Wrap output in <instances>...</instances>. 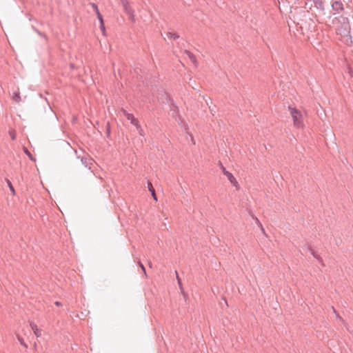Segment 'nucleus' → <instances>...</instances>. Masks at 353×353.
Returning <instances> with one entry per match:
<instances>
[{
    "mask_svg": "<svg viewBox=\"0 0 353 353\" xmlns=\"http://www.w3.org/2000/svg\"><path fill=\"white\" fill-rule=\"evenodd\" d=\"M346 21H345L343 25L338 28V34L341 37V41L342 42H348V39H347L346 35L349 34L350 32V26L349 24V22L347 19H345Z\"/></svg>",
    "mask_w": 353,
    "mask_h": 353,
    "instance_id": "f03ea898",
    "label": "nucleus"
},
{
    "mask_svg": "<svg viewBox=\"0 0 353 353\" xmlns=\"http://www.w3.org/2000/svg\"><path fill=\"white\" fill-rule=\"evenodd\" d=\"M30 327L32 330L33 331L34 334L37 336L39 337L41 335V331L39 330L37 327V325L35 323H31L30 324Z\"/></svg>",
    "mask_w": 353,
    "mask_h": 353,
    "instance_id": "0eeeda50",
    "label": "nucleus"
},
{
    "mask_svg": "<svg viewBox=\"0 0 353 353\" xmlns=\"http://www.w3.org/2000/svg\"><path fill=\"white\" fill-rule=\"evenodd\" d=\"M288 110L292 119L293 126L296 129L305 128L304 118L301 112L295 107L289 106Z\"/></svg>",
    "mask_w": 353,
    "mask_h": 353,
    "instance_id": "f257e3e1",
    "label": "nucleus"
},
{
    "mask_svg": "<svg viewBox=\"0 0 353 353\" xmlns=\"http://www.w3.org/2000/svg\"><path fill=\"white\" fill-rule=\"evenodd\" d=\"M8 185H9V188H10V190L12 192L13 194H14L15 191H14L13 186L12 185V184L10 183H9Z\"/></svg>",
    "mask_w": 353,
    "mask_h": 353,
    "instance_id": "f3484780",
    "label": "nucleus"
},
{
    "mask_svg": "<svg viewBox=\"0 0 353 353\" xmlns=\"http://www.w3.org/2000/svg\"><path fill=\"white\" fill-rule=\"evenodd\" d=\"M176 278H177L179 284L181 285V280H180L179 277L178 276H176Z\"/></svg>",
    "mask_w": 353,
    "mask_h": 353,
    "instance_id": "4be33fe9",
    "label": "nucleus"
},
{
    "mask_svg": "<svg viewBox=\"0 0 353 353\" xmlns=\"http://www.w3.org/2000/svg\"><path fill=\"white\" fill-rule=\"evenodd\" d=\"M92 7L93 8L96 13L97 12V11H99L98 7L95 3H92Z\"/></svg>",
    "mask_w": 353,
    "mask_h": 353,
    "instance_id": "dca6fc26",
    "label": "nucleus"
},
{
    "mask_svg": "<svg viewBox=\"0 0 353 353\" xmlns=\"http://www.w3.org/2000/svg\"><path fill=\"white\" fill-rule=\"evenodd\" d=\"M222 170H223V174L225 175V172H229L228 171H227L224 167H222Z\"/></svg>",
    "mask_w": 353,
    "mask_h": 353,
    "instance_id": "412c9836",
    "label": "nucleus"
},
{
    "mask_svg": "<svg viewBox=\"0 0 353 353\" xmlns=\"http://www.w3.org/2000/svg\"><path fill=\"white\" fill-rule=\"evenodd\" d=\"M17 339L21 345H23L26 348L28 347V345H26V343L24 342L23 339L20 336H17Z\"/></svg>",
    "mask_w": 353,
    "mask_h": 353,
    "instance_id": "f8f14e48",
    "label": "nucleus"
},
{
    "mask_svg": "<svg viewBox=\"0 0 353 353\" xmlns=\"http://www.w3.org/2000/svg\"><path fill=\"white\" fill-rule=\"evenodd\" d=\"M12 99L16 102L19 103L21 101V97L19 92H16L12 97Z\"/></svg>",
    "mask_w": 353,
    "mask_h": 353,
    "instance_id": "9b49d317",
    "label": "nucleus"
},
{
    "mask_svg": "<svg viewBox=\"0 0 353 353\" xmlns=\"http://www.w3.org/2000/svg\"><path fill=\"white\" fill-rule=\"evenodd\" d=\"M316 4L319 5V6H322L321 0H313Z\"/></svg>",
    "mask_w": 353,
    "mask_h": 353,
    "instance_id": "a211bd4d",
    "label": "nucleus"
},
{
    "mask_svg": "<svg viewBox=\"0 0 353 353\" xmlns=\"http://www.w3.org/2000/svg\"><path fill=\"white\" fill-rule=\"evenodd\" d=\"M332 8L336 13H340L343 10V3L339 1H334L332 5Z\"/></svg>",
    "mask_w": 353,
    "mask_h": 353,
    "instance_id": "39448f33",
    "label": "nucleus"
},
{
    "mask_svg": "<svg viewBox=\"0 0 353 353\" xmlns=\"http://www.w3.org/2000/svg\"><path fill=\"white\" fill-rule=\"evenodd\" d=\"M23 152H25V154L29 157V159L35 162L36 161V159L32 155V154L30 152V151L26 148H23Z\"/></svg>",
    "mask_w": 353,
    "mask_h": 353,
    "instance_id": "9d476101",
    "label": "nucleus"
},
{
    "mask_svg": "<svg viewBox=\"0 0 353 353\" xmlns=\"http://www.w3.org/2000/svg\"><path fill=\"white\" fill-rule=\"evenodd\" d=\"M121 112L127 118V119L129 120L130 123L137 128L139 133L141 134L143 130L141 125H139L138 119H136L133 114L127 112L124 109H122Z\"/></svg>",
    "mask_w": 353,
    "mask_h": 353,
    "instance_id": "7ed1b4c3",
    "label": "nucleus"
},
{
    "mask_svg": "<svg viewBox=\"0 0 353 353\" xmlns=\"http://www.w3.org/2000/svg\"><path fill=\"white\" fill-rule=\"evenodd\" d=\"M96 14H97V16L98 19H99V21H100V24L104 23H103V19L102 15L101 14V13L99 12V11H97V12Z\"/></svg>",
    "mask_w": 353,
    "mask_h": 353,
    "instance_id": "ddd939ff",
    "label": "nucleus"
},
{
    "mask_svg": "<svg viewBox=\"0 0 353 353\" xmlns=\"http://www.w3.org/2000/svg\"><path fill=\"white\" fill-rule=\"evenodd\" d=\"M100 28L104 32H105V26L104 23L100 24Z\"/></svg>",
    "mask_w": 353,
    "mask_h": 353,
    "instance_id": "aec40b11",
    "label": "nucleus"
},
{
    "mask_svg": "<svg viewBox=\"0 0 353 353\" xmlns=\"http://www.w3.org/2000/svg\"><path fill=\"white\" fill-rule=\"evenodd\" d=\"M124 12L128 15L130 19L134 21V12L128 0H120Z\"/></svg>",
    "mask_w": 353,
    "mask_h": 353,
    "instance_id": "20e7f679",
    "label": "nucleus"
},
{
    "mask_svg": "<svg viewBox=\"0 0 353 353\" xmlns=\"http://www.w3.org/2000/svg\"><path fill=\"white\" fill-rule=\"evenodd\" d=\"M9 134H10V138L12 139V140H14L16 139V132L14 130H11L9 132Z\"/></svg>",
    "mask_w": 353,
    "mask_h": 353,
    "instance_id": "2eb2a0df",
    "label": "nucleus"
},
{
    "mask_svg": "<svg viewBox=\"0 0 353 353\" xmlns=\"http://www.w3.org/2000/svg\"><path fill=\"white\" fill-rule=\"evenodd\" d=\"M347 39H348V42H343L345 45L348 46H353V35L350 32L349 34L346 35Z\"/></svg>",
    "mask_w": 353,
    "mask_h": 353,
    "instance_id": "1a4fd4ad",
    "label": "nucleus"
},
{
    "mask_svg": "<svg viewBox=\"0 0 353 353\" xmlns=\"http://www.w3.org/2000/svg\"><path fill=\"white\" fill-rule=\"evenodd\" d=\"M55 304H56L57 305H58V306H59V305H60V303H59V302H56V303H55Z\"/></svg>",
    "mask_w": 353,
    "mask_h": 353,
    "instance_id": "b1692460",
    "label": "nucleus"
},
{
    "mask_svg": "<svg viewBox=\"0 0 353 353\" xmlns=\"http://www.w3.org/2000/svg\"><path fill=\"white\" fill-rule=\"evenodd\" d=\"M349 73L350 74L351 76H353V72L351 70H349Z\"/></svg>",
    "mask_w": 353,
    "mask_h": 353,
    "instance_id": "5701e85b",
    "label": "nucleus"
},
{
    "mask_svg": "<svg viewBox=\"0 0 353 353\" xmlns=\"http://www.w3.org/2000/svg\"><path fill=\"white\" fill-rule=\"evenodd\" d=\"M148 188L149 191L151 192L152 196L154 200L155 201H157V198L155 190H154V189L153 188V185H152V183L148 182Z\"/></svg>",
    "mask_w": 353,
    "mask_h": 353,
    "instance_id": "6e6552de",
    "label": "nucleus"
},
{
    "mask_svg": "<svg viewBox=\"0 0 353 353\" xmlns=\"http://www.w3.org/2000/svg\"><path fill=\"white\" fill-rule=\"evenodd\" d=\"M140 267H141V270H143L144 274L146 275L145 269V267L143 266V265L141 263Z\"/></svg>",
    "mask_w": 353,
    "mask_h": 353,
    "instance_id": "6ab92c4d",
    "label": "nucleus"
},
{
    "mask_svg": "<svg viewBox=\"0 0 353 353\" xmlns=\"http://www.w3.org/2000/svg\"><path fill=\"white\" fill-rule=\"evenodd\" d=\"M225 176L228 178V181L235 187L238 186V182L235 177L230 172H225Z\"/></svg>",
    "mask_w": 353,
    "mask_h": 353,
    "instance_id": "423d86ee",
    "label": "nucleus"
},
{
    "mask_svg": "<svg viewBox=\"0 0 353 353\" xmlns=\"http://www.w3.org/2000/svg\"><path fill=\"white\" fill-rule=\"evenodd\" d=\"M96 14H97V16L98 19H99V21H100V24L104 23H103V19L102 15L101 14V13L99 12V11H97V12Z\"/></svg>",
    "mask_w": 353,
    "mask_h": 353,
    "instance_id": "4468645a",
    "label": "nucleus"
}]
</instances>
